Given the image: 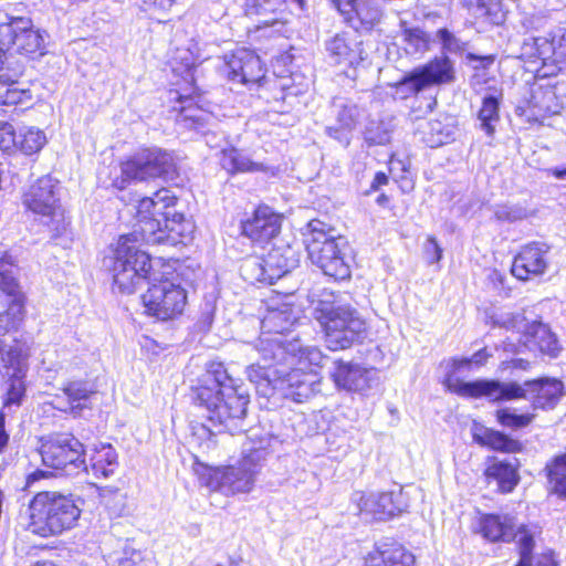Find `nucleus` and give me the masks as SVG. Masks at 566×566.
Masks as SVG:
<instances>
[{
  "instance_id": "1",
  "label": "nucleus",
  "mask_w": 566,
  "mask_h": 566,
  "mask_svg": "<svg viewBox=\"0 0 566 566\" xmlns=\"http://www.w3.org/2000/svg\"><path fill=\"white\" fill-rule=\"evenodd\" d=\"M196 400L208 410L210 421L231 434L243 431L249 394L229 376L222 363L211 361L195 389Z\"/></svg>"
},
{
  "instance_id": "2",
  "label": "nucleus",
  "mask_w": 566,
  "mask_h": 566,
  "mask_svg": "<svg viewBox=\"0 0 566 566\" xmlns=\"http://www.w3.org/2000/svg\"><path fill=\"white\" fill-rule=\"evenodd\" d=\"M177 197L163 188L151 197H144L137 206V233L140 241L149 244L184 243L192 230L190 221L176 210Z\"/></svg>"
},
{
  "instance_id": "3",
  "label": "nucleus",
  "mask_w": 566,
  "mask_h": 566,
  "mask_svg": "<svg viewBox=\"0 0 566 566\" xmlns=\"http://www.w3.org/2000/svg\"><path fill=\"white\" fill-rule=\"evenodd\" d=\"M449 385L457 395L467 398H488L490 401L531 399L533 409H553L564 394V385L555 378H539L516 381L479 379L474 382H461L454 379Z\"/></svg>"
},
{
  "instance_id": "4",
  "label": "nucleus",
  "mask_w": 566,
  "mask_h": 566,
  "mask_svg": "<svg viewBox=\"0 0 566 566\" xmlns=\"http://www.w3.org/2000/svg\"><path fill=\"white\" fill-rule=\"evenodd\" d=\"M262 348L264 359H277L286 368L287 398L303 402L319 391L321 381L314 367L322 366L325 356L315 346L303 347L298 340L284 344L282 338L268 340Z\"/></svg>"
},
{
  "instance_id": "5",
  "label": "nucleus",
  "mask_w": 566,
  "mask_h": 566,
  "mask_svg": "<svg viewBox=\"0 0 566 566\" xmlns=\"http://www.w3.org/2000/svg\"><path fill=\"white\" fill-rule=\"evenodd\" d=\"M27 530L40 537L59 536L75 527L81 509L70 494L57 491L38 492L28 506Z\"/></svg>"
},
{
  "instance_id": "6",
  "label": "nucleus",
  "mask_w": 566,
  "mask_h": 566,
  "mask_svg": "<svg viewBox=\"0 0 566 566\" xmlns=\"http://www.w3.org/2000/svg\"><path fill=\"white\" fill-rule=\"evenodd\" d=\"M333 232L319 220L308 222L304 239L308 258L326 276L335 281L347 280L350 277V266L346 255L347 241Z\"/></svg>"
},
{
  "instance_id": "7",
  "label": "nucleus",
  "mask_w": 566,
  "mask_h": 566,
  "mask_svg": "<svg viewBox=\"0 0 566 566\" xmlns=\"http://www.w3.org/2000/svg\"><path fill=\"white\" fill-rule=\"evenodd\" d=\"M313 316L322 327L331 350L350 347L366 331V323L356 310L335 301H317Z\"/></svg>"
},
{
  "instance_id": "8",
  "label": "nucleus",
  "mask_w": 566,
  "mask_h": 566,
  "mask_svg": "<svg viewBox=\"0 0 566 566\" xmlns=\"http://www.w3.org/2000/svg\"><path fill=\"white\" fill-rule=\"evenodd\" d=\"M138 241L137 233L122 235L115 250L113 281L124 294L134 293L145 281H157L150 256L136 245Z\"/></svg>"
},
{
  "instance_id": "9",
  "label": "nucleus",
  "mask_w": 566,
  "mask_h": 566,
  "mask_svg": "<svg viewBox=\"0 0 566 566\" xmlns=\"http://www.w3.org/2000/svg\"><path fill=\"white\" fill-rule=\"evenodd\" d=\"M22 206L56 235L66 231L70 221L61 203V187L50 175L32 182L22 193Z\"/></svg>"
},
{
  "instance_id": "10",
  "label": "nucleus",
  "mask_w": 566,
  "mask_h": 566,
  "mask_svg": "<svg viewBox=\"0 0 566 566\" xmlns=\"http://www.w3.org/2000/svg\"><path fill=\"white\" fill-rule=\"evenodd\" d=\"M122 178L113 185L124 189L130 180H147L154 178H172L176 174L174 156L160 148H146L135 153L120 166Z\"/></svg>"
},
{
  "instance_id": "11",
  "label": "nucleus",
  "mask_w": 566,
  "mask_h": 566,
  "mask_svg": "<svg viewBox=\"0 0 566 566\" xmlns=\"http://www.w3.org/2000/svg\"><path fill=\"white\" fill-rule=\"evenodd\" d=\"M39 452L43 464L48 468L67 470V474L87 470L84 446L72 434L57 433L42 438Z\"/></svg>"
},
{
  "instance_id": "12",
  "label": "nucleus",
  "mask_w": 566,
  "mask_h": 566,
  "mask_svg": "<svg viewBox=\"0 0 566 566\" xmlns=\"http://www.w3.org/2000/svg\"><path fill=\"white\" fill-rule=\"evenodd\" d=\"M187 300V291L169 280L153 283L142 296L144 313L163 322L179 317Z\"/></svg>"
},
{
  "instance_id": "13",
  "label": "nucleus",
  "mask_w": 566,
  "mask_h": 566,
  "mask_svg": "<svg viewBox=\"0 0 566 566\" xmlns=\"http://www.w3.org/2000/svg\"><path fill=\"white\" fill-rule=\"evenodd\" d=\"M0 363H2L6 373L2 395V411L4 409L19 408L25 397L27 385L25 377L28 366L22 346L18 343L4 349L0 339Z\"/></svg>"
},
{
  "instance_id": "14",
  "label": "nucleus",
  "mask_w": 566,
  "mask_h": 566,
  "mask_svg": "<svg viewBox=\"0 0 566 566\" xmlns=\"http://www.w3.org/2000/svg\"><path fill=\"white\" fill-rule=\"evenodd\" d=\"M453 80L454 71L451 61L448 57H436L406 74L396 84V93L401 98H407L432 85L447 84Z\"/></svg>"
},
{
  "instance_id": "15",
  "label": "nucleus",
  "mask_w": 566,
  "mask_h": 566,
  "mask_svg": "<svg viewBox=\"0 0 566 566\" xmlns=\"http://www.w3.org/2000/svg\"><path fill=\"white\" fill-rule=\"evenodd\" d=\"M499 324L506 329L516 331L524 338L530 349H538L543 354L556 357L560 350L558 339L549 327L538 321H528L523 313L507 314Z\"/></svg>"
},
{
  "instance_id": "16",
  "label": "nucleus",
  "mask_w": 566,
  "mask_h": 566,
  "mask_svg": "<svg viewBox=\"0 0 566 566\" xmlns=\"http://www.w3.org/2000/svg\"><path fill=\"white\" fill-rule=\"evenodd\" d=\"M199 479L211 491L234 495L252 490L255 471L244 468L241 463L238 467L203 468Z\"/></svg>"
},
{
  "instance_id": "17",
  "label": "nucleus",
  "mask_w": 566,
  "mask_h": 566,
  "mask_svg": "<svg viewBox=\"0 0 566 566\" xmlns=\"http://www.w3.org/2000/svg\"><path fill=\"white\" fill-rule=\"evenodd\" d=\"M268 340H273V338H261L260 348L256 349L261 354L264 365H260L259 363L252 364L247 369V376L261 396L270 397L274 390L277 389L287 398L285 366L277 359H264L262 348H269Z\"/></svg>"
},
{
  "instance_id": "18",
  "label": "nucleus",
  "mask_w": 566,
  "mask_h": 566,
  "mask_svg": "<svg viewBox=\"0 0 566 566\" xmlns=\"http://www.w3.org/2000/svg\"><path fill=\"white\" fill-rule=\"evenodd\" d=\"M0 34L4 36V45L11 46L21 54L44 53V34L32 28L31 20L25 18H10L9 22L0 23Z\"/></svg>"
},
{
  "instance_id": "19",
  "label": "nucleus",
  "mask_w": 566,
  "mask_h": 566,
  "mask_svg": "<svg viewBox=\"0 0 566 566\" xmlns=\"http://www.w3.org/2000/svg\"><path fill=\"white\" fill-rule=\"evenodd\" d=\"M18 269L10 256L0 259V291L13 300L8 310L0 313V322L6 327V333L18 328L24 318V302L17 280Z\"/></svg>"
},
{
  "instance_id": "20",
  "label": "nucleus",
  "mask_w": 566,
  "mask_h": 566,
  "mask_svg": "<svg viewBox=\"0 0 566 566\" xmlns=\"http://www.w3.org/2000/svg\"><path fill=\"white\" fill-rule=\"evenodd\" d=\"M331 377L338 389L365 391L378 384V371L359 364L335 360Z\"/></svg>"
},
{
  "instance_id": "21",
  "label": "nucleus",
  "mask_w": 566,
  "mask_h": 566,
  "mask_svg": "<svg viewBox=\"0 0 566 566\" xmlns=\"http://www.w3.org/2000/svg\"><path fill=\"white\" fill-rule=\"evenodd\" d=\"M226 70L231 82L240 84H256L264 77V69L260 57L248 49H238L226 56Z\"/></svg>"
},
{
  "instance_id": "22",
  "label": "nucleus",
  "mask_w": 566,
  "mask_h": 566,
  "mask_svg": "<svg viewBox=\"0 0 566 566\" xmlns=\"http://www.w3.org/2000/svg\"><path fill=\"white\" fill-rule=\"evenodd\" d=\"M548 245L542 242L524 245L513 260L512 274L522 281L543 275L548 266Z\"/></svg>"
},
{
  "instance_id": "23",
  "label": "nucleus",
  "mask_w": 566,
  "mask_h": 566,
  "mask_svg": "<svg viewBox=\"0 0 566 566\" xmlns=\"http://www.w3.org/2000/svg\"><path fill=\"white\" fill-rule=\"evenodd\" d=\"M334 7L356 31L370 30L381 17L377 0H332Z\"/></svg>"
},
{
  "instance_id": "24",
  "label": "nucleus",
  "mask_w": 566,
  "mask_h": 566,
  "mask_svg": "<svg viewBox=\"0 0 566 566\" xmlns=\"http://www.w3.org/2000/svg\"><path fill=\"white\" fill-rule=\"evenodd\" d=\"M401 494L392 492L364 493L355 492L353 501L357 504L360 513L373 516L376 520H386L402 511L399 499Z\"/></svg>"
},
{
  "instance_id": "25",
  "label": "nucleus",
  "mask_w": 566,
  "mask_h": 566,
  "mask_svg": "<svg viewBox=\"0 0 566 566\" xmlns=\"http://www.w3.org/2000/svg\"><path fill=\"white\" fill-rule=\"evenodd\" d=\"M282 216L268 206H260L242 224V233L254 242L264 243L280 233Z\"/></svg>"
},
{
  "instance_id": "26",
  "label": "nucleus",
  "mask_w": 566,
  "mask_h": 566,
  "mask_svg": "<svg viewBox=\"0 0 566 566\" xmlns=\"http://www.w3.org/2000/svg\"><path fill=\"white\" fill-rule=\"evenodd\" d=\"M63 397L56 396L52 401V406L57 410L73 417H81L84 410L92 408L91 399L95 391L86 381L76 380L67 382L63 387Z\"/></svg>"
},
{
  "instance_id": "27",
  "label": "nucleus",
  "mask_w": 566,
  "mask_h": 566,
  "mask_svg": "<svg viewBox=\"0 0 566 566\" xmlns=\"http://www.w3.org/2000/svg\"><path fill=\"white\" fill-rule=\"evenodd\" d=\"M516 523L507 514H483L476 520L473 530L490 542H510L515 538Z\"/></svg>"
},
{
  "instance_id": "28",
  "label": "nucleus",
  "mask_w": 566,
  "mask_h": 566,
  "mask_svg": "<svg viewBox=\"0 0 566 566\" xmlns=\"http://www.w3.org/2000/svg\"><path fill=\"white\" fill-rule=\"evenodd\" d=\"M527 109L530 111V118L541 120L548 115L559 113L562 103L554 87L534 85L527 101Z\"/></svg>"
},
{
  "instance_id": "29",
  "label": "nucleus",
  "mask_w": 566,
  "mask_h": 566,
  "mask_svg": "<svg viewBox=\"0 0 566 566\" xmlns=\"http://www.w3.org/2000/svg\"><path fill=\"white\" fill-rule=\"evenodd\" d=\"M363 566H415V556L400 545H381L370 551Z\"/></svg>"
},
{
  "instance_id": "30",
  "label": "nucleus",
  "mask_w": 566,
  "mask_h": 566,
  "mask_svg": "<svg viewBox=\"0 0 566 566\" xmlns=\"http://www.w3.org/2000/svg\"><path fill=\"white\" fill-rule=\"evenodd\" d=\"M326 50L337 64L345 63L356 66L364 60L360 43L349 41L343 34H337L331 39L326 44Z\"/></svg>"
},
{
  "instance_id": "31",
  "label": "nucleus",
  "mask_w": 566,
  "mask_h": 566,
  "mask_svg": "<svg viewBox=\"0 0 566 566\" xmlns=\"http://www.w3.org/2000/svg\"><path fill=\"white\" fill-rule=\"evenodd\" d=\"M296 319L297 316L287 301L281 307L269 308L261 321L262 335L284 334L293 327Z\"/></svg>"
},
{
  "instance_id": "32",
  "label": "nucleus",
  "mask_w": 566,
  "mask_h": 566,
  "mask_svg": "<svg viewBox=\"0 0 566 566\" xmlns=\"http://www.w3.org/2000/svg\"><path fill=\"white\" fill-rule=\"evenodd\" d=\"M557 36L530 38L522 45V55L527 59L541 60L544 65L557 66Z\"/></svg>"
},
{
  "instance_id": "33",
  "label": "nucleus",
  "mask_w": 566,
  "mask_h": 566,
  "mask_svg": "<svg viewBox=\"0 0 566 566\" xmlns=\"http://www.w3.org/2000/svg\"><path fill=\"white\" fill-rule=\"evenodd\" d=\"M263 261L268 266L266 271L275 281L293 270L298 263V258L291 247L283 245L270 250Z\"/></svg>"
},
{
  "instance_id": "34",
  "label": "nucleus",
  "mask_w": 566,
  "mask_h": 566,
  "mask_svg": "<svg viewBox=\"0 0 566 566\" xmlns=\"http://www.w3.org/2000/svg\"><path fill=\"white\" fill-rule=\"evenodd\" d=\"M462 4L470 10L479 19L492 25H501L504 23L507 14L503 0H461Z\"/></svg>"
},
{
  "instance_id": "35",
  "label": "nucleus",
  "mask_w": 566,
  "mask_h": 566,
  "mask_svg": "<svg viewBox=\"0 0 566 566\" xmlns=\"http://www.w3.org/2000/svg\"><path fill=\"white\" fill-rule=\"evenodd\" d=\"M284 6V0H247L245 14L259 17V28L270 27L280 21L276 14L283 11Z\"/></svg>"
},
{
  "instance_id": "36",
  "label": "nucleus",
  "mask_w": 566,
  "mask_h": 566,
  "mask_svg": "<svg viewBox=\"0 0 566 566\" xmlns=\"http://www.w3.org/2000/svg\"><path fill=\"white\" fill-rule=\"evenodd\" d=\"M17 77V74L12 77L3 71L0 72V112H6L7 107L24 104L32 98L29 90L18 86Z\"/></svg>"
},
{
  "instance_id": "37",
  "label": "nucleus",
  "mask_w": 566,
  "mask_h": 566,
  "mask_svg": "<svg viewBox=\"0 0 566 566\" xmlns=\"http://www.w3.org/2000/svg\"><path fill=\"white\" fill-rule=\"evenodd\" d=\"M92 473L96 478L107 479L115 473L118 468V455L111 444L102 443L94 449L90 458Z\"/></svg>"
},
{
  "instance_id": "38",
  "label": "nucleus",
  "mask_w": 566,
  "mask_h": 566,
  "mask_svg": "<svg viewBox=\"0 0 566 566\" xmlns=\"http://www.w3.org/2000/svg\"><path fill=\"white\" fill-rule=\"evenodd\" d=\"M473 439L481 446L502 452H516L521 449L518 441L513 440L500 431L484 427H474Z\"/></svg>"
},
{
  "instance_id": "39",
  "label": "nucleus",
  "mask_w": 566,
  "mask_h": 566,
  "mask_svg": "<svg viewBox=\"0 0 566 566\" xmlns=\"http://www.w3.org/2000/svg\"><path fill=\"white\" fill-rule=\"evenodd\" d=\"M179 99L181 103L186 101H192L191 98H188L185 95H180ZM212 119L213 116L210 112H207L201 107L193 105L192 103L182 106L177 116V123H179L186 128L191 129H202L205 126L209 125Z\"/></svg>"
},
{
  "instance_id": "40",
  "label": "nucleus",
  "mask_w": 566,
  "mask_h": 566,
  "mask_svg": "<svg viewBox=\"0 0 566 566\" xmlns=\"http://www.w3.org/2000/svg\"><path fill=\"white\" fill-rule=\"evenodd\" d=\"M220 165L231 174L259 171L263 169L262 164L252 161L235 148L223 149L221 151Z\"/></svg>"
},
{
  "instance_id": "41",
  "label": "nucleus",
  "mask_w": 566,
  "mask_h": 566,
  "mask_svg": "<svg viewBox=\"0 0 566 566\" xmlns=\"http://www.w3.org/2000/svg\"><path fill=\"white\" fill-rule=\"evenodd\" d=\"M271 437L263 436L260 438V447L255 446L254 437L251 439V442H245L243 444V457L241 460V464L244 468H249L258 473V468L262 465V463L266 460L269 454V449L271 447Z\"/></svg>"
},
{
  "instance_id": "42",
  "label": "nucleus",
  "mask_w": 566,
  "mask_h": 566,
  "mask_svg": "<svg viewBox=\"0 0 566 566\" xmlns=\"http://www.w3.org/2000/svg\"><path fill=\"white\" fill-rule=\"evenodd\" d=\"M488 475L497 481L502 492H511L518 482L516 468L509 462L493 463L488 468Z\"/></svg>"
},
{
  "instance_id": "43",
  "label": "nucleus",
  "mask_w": 566,
  "mask_h": 566,
  "mask_svg": "<svg viewBox=\"0 0 566 566\" xmlns=\"http://www.w3.org/2000/svg\"><path fill=\"white\" fill-rule=\"evenodd\" d=\"M478 119L480 122V128L489 136H492L495 132V125L500 119L499 99L495 96L489 95L483 98Z\"/></svg>"
},
{
  "instance_id": "44",
  "label": "nucleus",
  "mask_w": 566,
  "mask_h": 566,
  "mask_svg": "<svg viewBox=\"0 0 566 566\" xmlns=\"http://www.w3.org/2000/svg\"><path fill=\"white\" fill-rule=\"evenodd\" d=\"M266 269L268 266L265 265L263 259L250 258L244 260L242 263L241 274L242 277L250 283L260 282L273 284L274 279L270 275Z\"/></svg>"
},
{
  "instance_id": "45",
  "label": "nucleus",
  "mask_w": 566,
  "mask_h": 566,
  "mask_svg": "<svg viewBox=\"0 0 566 566\" xmlns=\"http://www.w3.org/2000/svg\"><path fill=\"white\" fill-rule=\"evenodd\" d=\"M46 144L45 134L34 127H27L20 130L17 145L27 155H32L42 149Z\"/></svg>"
},
{
  "instance_id": "46",
  "label": "nucleus",
  "mask_w": 566,
  "mask_h": 566,
  "mask_svg": "<svg viewBox=\"0 0 566 566\" xmlns=\"http://www.w3.org/2000/svg\"><path fill=\"white\" fill-rule=\"evenodd\" d=\"M547 470L553 492L566 496V453L556 457L552 464L547 465Z\"/></svg>"
},
{
  "instance_id": "47",
  "label": "nucleus",
  "mask_w": 566,
  "mask_h": 566,
  "mask_svg": "<svg viewBox=\"0 0 566 566\" xmlns=\"http://www.w3.org/2000/svg\"><path fill=\"white\" fill-rule=\"evenodd\" d=\"M193 65L195 57L188 49H177L170 60L171 71L180 75L186 82L193 80L191 72Z\"/></svg>"
},
{
  "instance_id": "48",
  "label": "nucleus",
  "mask_w": 566,
  "mask_h": 566,
  "mask_svg": "<svg viewBox=\"0 0 566 566\" xmlns=\"http://www.w3.org/2000/svg\"><path fill=\"white\" fill-rule=\"evenodd\" d=\"M402 38L406 44L405 49L408 53L415 54L428 50L430 39L427 33L419 28L408 29L402 24Z\"/></svg>"
},
{
  "instance_id": "49",
  "label": "nucleus",
  "mask_w": 566,
  "mask_h": 566,
  "mask_svg": "<svg viewBox=\"0 0 566 566\" xmlns=\"http://www.w3.org/2000/svg\"><path fill=\"white\" fill-rule=\"evenodd\" d=\"M534 413H516L515 409L504 408L496 411V419L503 427L525 428L534 420Z\"/></svg>"
},
{
  "instance_id": "50",
  "label": "nucleus",
  "mask_w": 566,
  "mask_h": 566,
  "mask_svg": "<svg viewBox=\"0 0 566 566\" xmlns=\"http://www.w3.org/2000/svg\"><path fill=\"white\" fill-rule=\"evenodd\" d=\"M391 130L387 124L378 120H370L364 130L365 142L369 145H385L389 143Z\"/></svg>"
},
{
  "instance_id": "51",
  "label": "nucleus",
  "mask_w": 566,
  "mask_h": 566,
  "mask_svg": "<svg viewBox=\"0 0 566 566\" xmlns=\"http://www.w3.org/2000/svg\"><path fill=\"white\" fill-rule=\"evenodd\" d=\"M101 496L105 502V505L116 515H120L126 506L125 493L114 490L112 488H105L101 492Z\"/></svg>"
},
{
  "instance_id": "52",
  "label": "nucleus",
  "mask_w": 566,
  "mask_h": 566,
  "mask_svg": "<svg viewBox=\"0 0 566 566\" xmlns=\"http://www.w3.org/2000/svg\"><path fill=\"white\" fill-rule=\"evenodd\" d=\"M538 534L536 526L522 525L515 531V537H517L520 554L532 555L535 542L534 537Z\"/></svg>"
},
{
  "instance_id": "53",
  "label": "nucleus",
  "mask_w": 566,
  "mask_h": 566,
  "mask_svg": "<svg viewBox=\"0 0 566 566\" xmlns=\"http://www.w3.org/2000/svg\"><path fill=\"white\" fill-rule=\"evenodd\" d=\"M119 566H153V560L146 553L126 547L119 559Z\"/></svg>"
},
{
  "instance_id": "54",
  "label": "nucleus",
  "mask_w": 566,
  "mask_h": 566,
  "mask_svg": "<svg viewBox=\"0 0 566 566\" xmlns=\"http://www.w3.org/2000/svg\"><path fill=\"white\" fill-rule=\"evenodd\" d=\"M427 127L429 132L426 133L428 135L426 137V142L430 147H438L447 143L449 138V132L443 130L441 122L429 120L427 122Z\"/></svg>"
},
{
  "instance_id": "55",
  "label": "nucleus",
  "mask_w": 566,
  "mask_h": 566,
  "mask_svg": "<svg viewBox=\"0 0 566 566\" xmlns=\"http://www.w3.org/2000/svg\"><path fill=\"white\" fill-rule=\"evenodd\" d=\"M495 216L499 220L513 222L527 218V210L517 206H504L495 211Z\"/></svg>"
},
{
  "instance_id": "56",
  "label": "nucleus",
  "mask_w": 566,
  "mask_h": 566,
  "mask_svg": "<svg viewBox=\"0 0 566 566\" xmlns=\"http://www.w3.org/2000/svg\"><path fill=\"white\" fill-rule=\"evenodd\" d=\"M448 367H450V371L444 380V384L447 386V388L451 391V392H454L457 394L454 390H452V388L450 387L449 385V380L452 378L454 380H458L460 381L459 378H457L454 376V374L457 371H460L461 369H471L472 368V363L470 361V357H461V358H452L449 363H448ZM461 382H464L463 380H461Z\"/></svg>"
},
{
  "instance_id": "57",
  "label": "nucleus",
  "mask_w": 566,
  "mask_h": 566,
  "mask_svg": "<svg viewBox=\"0 0 566 566\" xmlns=\"http://www.w3.org/2000/svg\"><path fill=\"white\" fill-rule=\"evenodd\" d=\"M359 112L355 105L344 106L337 116V123L347 129H353L356 125Z\"/></svg>"
},
{
  "instance_id": "58",
  "label": "nucleus",
  "mask_w": 566,
  "mask_h": 566,
  "mask_svg": "<svg viewBox=\"0 0 566 566\" xmlns=\"http://www.w3.org/2000/svg\"><path fill=\"white\" fill-rule=\"evenodd\" d=\"M138 6L142 10L150 12H167L172 7L175 0H139Z\"/></svg>"
},
{
  "instance_id": "59",
  "label": "nucleus",
  "mask_w": 566,
  "mask_h": 566,
  "mask_svg": "<svg viewBox=\"0 0 566 566\" xmlns=\"http://www.w3.org/2000/svg\"><path fill=\"white\" fill-rule=\"evenodd\" d=\"M17 145V136L12 125L4 123L0 126V149L9 150Z\"/></svg>"
},
{
  "instance_id": "60",
  "label": "nucleus",
  "mask_w": 566,
  "mask_h": 566,
  "mask_svg": "<svg viewBox=\"0 0 566 566\" xmlns=\"http://www.w3.org/2000/svg\"><path fill=\"white\" fill-rule=\"evenodd\" d=\"M410 164L407 160L399 159L392 156L389 160V172L399 179H406V175L409 172Z\"/></svg>"
},
{
  "instance_id": "61",
  "label": "nucleus",
  "mask_w": 566,
  "mask_h": 566,
  "mask_svg": "<svg viewBox=\"0 0 566 566\" xmlns=\"http://www.w3.org/2000/svg\"><path fill=\"white\" fill-rule=\"evenodd\" d=\"M327 134L339 142L344 147L350 144L352 129H347L338 124V126H331L326 128Z\"/></svg>"
},
{
  "instance_id": "62",
  "label": "nucleus",
  "mask_w": 566,
  "mask_h": 566,
  "mask_svg": "<svg viewBox=\"0 0 566 566\" xmlns=\"http://www.w3.org/2000/svg\"><path fill=\"white\" fill-rule=\"evenodd\" d=\"M557 69L566 73V30L557 36Z\"/></svg>"
},
{
  "instance_id": "63",
  "label": "nucleus",
  "mask_w": 566,
  "mask_h": 566,
  "mask_svg": "<svg viewBox=\"0 0 566 566\" xmlns=\"http://www.w3.org/2000/svg\"><path fill=\"white\" fill-rule=\"evenodd\" d=\"M424 249L429 263H436L441 260L442 249L433 237L428 238Z\"/></svg>"
},
{
  "instance_id": "64",
  "label": "nucleus",
  "mask_w": 566,
  "mask_h": 566,
  "mask_svg": "<svg viewBox=\"0 0 566 566\" xmlns=\"http://www.w3.org/2000/svg\"><path fill=\"white\" fill-rule=\"evenodd\" d=\"M539 566H558L555 554L552 551L543 553L538 559Z\"/></svg>"
}]
</instances>
